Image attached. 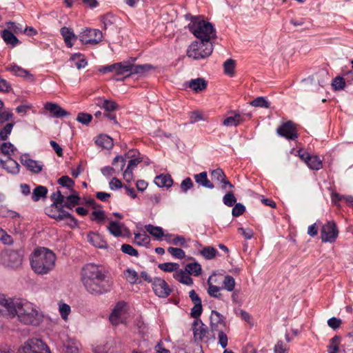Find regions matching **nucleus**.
<instances>
[{
    "label": "nucleus",
    "instance_id": "49",
    "mask_svg": "<svg viewBox=\"0 0 353 353\" xmlns=\"http://www.w3.org/2000/svg\"><path fill=\"white\" fill-rule=\"evenodd\" d=\"M13 128L12 123H8L6 125L0 130V139L5 141L8 139V135L11 133Z\"/></svg>",
    "mask_w": 353,
    "mask_h": 353
},
{
    "label": "nucleus",
    "instance_id": "36",
    "mask_svg": "<svg viewBox=\"0 0 353 353\" xmlns=\"http://www.w3.org/2000/svg\"><path fill=\"white\" fill-rule=\"evenodd\" d=\"M48 193V189L42 185L36 187L32 192V199L34 201H38L41 198L45 197Z\"/></svg>",
    "mask_w": 353,
    "mask_h": 353
},
{
    "label": "nucleus",
    "instance_id": "25",
    "mask_svg": "<svg viewBox=\"0 0 353 353\" xmlns=\"http://www.w3.org/2000/svg\"><path fill=\"white\" fill-rule=\"evenodd\" d=\"M95 143L102 148L110 150L113 147V140L105 134H100L95 140Z\"/></svg>",
    "mask_w": 353,
    "mask_h": 353
},
{
    "label": "nucleus",
    "instance_id": "18",
    "mask_svg": "<svg viewBox=\"0 0 353 353\" xmlns=\"http://www.w3.org/2000/svg\"><path fill=\"white\" fill-rule=\"evenodd\" d=\"M21 163L34 173H39L42 170V163L30 159L26 154L21 157Z\"/></svg>",
    "mask_w": 353,
    "mask_h": 353
},
{
    "label": "nucleus",
    "instance_id": "51",
    "mask_svg": "<svg viewBox=\"0 0 353 353\" xmlns=\"http://www.w3.org/2000/svg\"><path fill=\"white\" fill-rule=\"evenodd\" d=\"M51 198L54 201L53 205H54L55 208H58L59 205L61 206L65 199L59 190L53 193L51 196Z\"/></svg>",
    "mask_w": 353,
    "mask_h": 353
},
{
    "label": "nucleus",
    "instance_id": "62",
    "mask_svg": "<svg viewBox=\"0 0 353 353\" xmlns=\"http://www.w3.org/2000/svg\"><path fill=\"white\" fill-rule=\"evenodd\" d=\"M218 339H219V344L223 347L225 348L228 345V336L224 333L223 330L218 331Z\"/></svg>",
    "mask_w": 353,
    "mask_h": 353
},
{
    "label": "nucleus",
    "instance_id": "5",
    "mask_svg": "<svg viewBox=\"0 0 353 353\" xmlns=\"http://www.w3.org/2000/svg\"><path fill=\"white\" fill-rule=\"evenodd\" d=\"M213 51V46L210 42L194 41L187 50V56L193 59L198 60L209 57Z\"/></svg>",
    "mask_w": 353,
    "mask_h": 353
},
{
    "label": "nucleus",
    "instance_id": "60",
    "mask_svg": "<svg viewBox=\"0 0 353 353\" xmlns=\"http://www.w3.org/2000/svg\"><path fill=\"white\" fill-rule=\"evenodd\" d=\"M225 174L221 168H217L211 172V176L212 179L216 180L221 182V180H224Z\"/></svg>",
    "mask_w": 353,
    "mask_h": 353
},
{
    "label": "nucleus",
    "instance_id": "54",
    "mask_svg": "<svg viewBox=\"0 0 353 353\" xmlns=\"http://www.w3.org/2000/svg\"><path fill=\"white\" fill-rule=\"evenodd\" d=\"M193 186L194 183L190 177H187L185 179H183L180 185L181 190L183 193H186Z\"/></svg>",
    "mask_w": 353,
    "mask_h": 353
},
{
    "label": "nucleus",
    "instance_id": "27",
    "mask_svg": "<svg viewBox=\"0 0 353 353\" xmlns=\"http://www.w3.org/2000/svg\"><path fill=\"white\" fill-rule=\"evenodd\" d=\"M188 86L196 92H199L206 88L207 83L203 79L197 78L190 80Z\"/></svg>",
    "mask_w": 353,
    "mask_h": 353
},
{
    "label": "nucleus",
    "instance_id": "59",
    "mask_svg": "<svg viewBox=\"0 0 353 353\" xmlns=\"http://www.w3.org/2000/svg\"><path fill=\"white\" fill-rule=\"evenodd\" d=\"M92 117L90 114L81 112L79 113L77 117V120L83 123L88 124L92 121Z\"/></svg>",
    "mask_w": 353,
    "mask_h": 353
},
{
    "label": "nucleus",
    "instance_id": "41",
    "mask_svg": "<svg viewBox=\"0 0 353 353\" xmlns=\"http://www.w3.org/2000/svg\"><path fill=\"white\" fill-rule=\"evenodd\" d=\"M306 164L312 170H319L322 168V161L317 156L310 155Z\"/></svg>",
    "mask_w": 353,
    "mask_h": 353
},
{
    "label": "nucleus",
    "instance_id": "9",
    "mask_svg": "<svg viewBox=\"0 0 353 353\" xmlns=\"http://www.w3.org/2000/svg\"><path fill=\"white\" fill-rule=\"evenodd\" d=\"M82 44L96 45L102 41L103 34L97 29L86 28L78 35Z\"/></svg>",
    "mask_w": 353,
    "mask_h": 353
},
{
    "label": "nucleus",
    "instance_id": "30",
    "mask_svg": "<svg viewBox=\"0 0 353 353\" xmlns=\"http://www.w3.org/2000/svg\"><path fill=\"white\" fill-rule=\"evenodd\" d=\"M67 353H78L81 347L80 343L74 339H68L64 343Z\"/></svg>",
    "mask_w": 353,
    "mask_h": 353
},
{
    "label": "nucleus",
    "instance_id": "14",
    "mask_svg": "<svg viewBox=\"0 0 353 353\" xmlns=\"http://www.w3.org/2000/svg\"><path fill=\"white\" fill-rule=\"evenodd\" d=\"M276 132L279 135L289 140H294L298 137L296 127L290 121L281 125L279 128H277Z\"/></svg>",
    "mask_w": 353,
    "mask_h": 353
},
{
    "label": "nucleus",
    "instance_id": "57",
    "mask_svg": "<svg viewBox=\"0 0 353 353\" xmlns=\"http://www.w3.org/2000/svg\"><path fill=\"white\" fill-rule=\"evenodd\" d=\"M333 88L336 90H342L345 85V80L341 77H336L332 81V83Z\"/></svg>",
    "mask_w": 353,
    "mask_h": 353
},
{
    "label": "nucleus",
    "instance_id": "58",
    "mask_svg": "<svg viewBox=\"0 0 353 353\" xmlns=\"http://www.w3.org/2000/svg\"><path fill=\"white\" fill-rule=\"evenodd\" d=\"M59 184L61 185L63 187H67L68 188H72L74 185V182L68 176H63L58 180Z\"/></svg>",
    "mask_w": 353,
    "mask_h": 353
},
{
    "label": "nucleus",
    "instance_id": "53",
    "mask_svg": "<svg viewBox=\"0 0 353 353\" xmlns=\"http://www.w3.org/2000/svg\"><path fill=\"white\" fill-rule=\"evenodd\" d=\"M59 310L62 319L66 321L68 319V316L71 311L70 305L66 303H60L59 306Z\"/></svg>",
    "mask_w": 353,
    "mask_h": 353
},
{
    "label": "nucleus",
    "instance_id": "46",
    "mask_svg": "<svg viewBox=\"0 0 353 353\" xmlns=\"http://www.w3.org/2000/svg\"><path fill=\"white\" fill-rule=\"evenodd\" d=\"M79 197L77 195H70L66 197L65 201H64V205L63 206L72 209L76 205L79 204Z\"/></svg>",
    "mask_w": 353,
    "mask_h": 353
},
{
    "label": "nucleus",
    "instance_id": "19",
    "mask_svg": "<svg viewBox=\"0 0 353 353\" xmlns=\"http://www.w3.org/2000/svg\"><path fill=\"white\" fill-rule=\"evenodd\" d=\"M0 163L8 173L17 174L19 172L20 165L11 157L8 158L6 161L0 159Z\"/></svg>",
    "mask_w": 353,
    "mask_h": 353
},
{
    "label": "nucleus",
    "instance_id": "64",
    "mask_svg": "<svg viewBox=\"0 0 353 353\" xmlns=\"http://www.w3.org/2000/svg\"><path fill=\"white\" fill-rule=\"evenodd\" d=\"M288 347L287 345L281 341L277 342L274 348V353H287Z\"/></svg>",
    "mask_w": 353,
    "mask_h": 353
},
{
    "label": "nucleus",
    "instance_id": "48",
    "mask_svg": "<svg viewBox=\"0 0 353 353\" xmlns=\"http://www.w3.org/2000/svg\"><path fill=\"white\" fill-rule=\"evenodd\" d=\"M223 285L225 290L228 292H232L235 286V280L232 276L227 275L224 277Z\"/></svg>",
    "mask_w": 353,
    "mask_h": 353
},
{
    "label": "nucleus",
    "instance_id": "63",
    "mask_svg": "<svg viewBox=\"0 0 353 353\" xmlns=\"http://www.w3.org/2000/svg\"><path fill=\"white\" fill-rule=\"evenodd\" d=\"M245 208L241 203H236L232 208V214L234 216L237 217L243 214L245 212Z\"/></svg>",
    "mask_w": 353,
    "mask_h": 353
},
{
    "label": "nucleus",
    "instance_id": "28",
    "mask_svg": "<svg viewBox=\"0 0 353 353\" xmlns=\"http://www.w3.org/2000/svg\"><path fill=\"white\" fill-rule=\"evenodd\" d=\"M2 38L7 45L16 46L19 43V39L14 36V33L9 30H4L2 32Z\"/></svg>",
    "mask_w": 353,
    "mask_h": 353
},
{
    "label": "nucleus",
    "instance_id": "20",
    "mask_svg": "<svg viewBox=\"0 0 353 353\" xmlns=\"http://www.w3.org/2000/svg\"><path fill=\"white\" fill-rule=\"evenodd\" d=\"M194 179L197 184L203 188L208 189H213L214 188L212 182L208 178L206 172H202L199 174H194Z\"/></svg>",
    "mask_w": 353,
    "mask_h": 353
},
{
    "label": "nucleus",
    "instance_id": "31",
    "mask_svg": "<svg viewBox=\"0 0 353 353\" xmlns=\"http://www.w3.org/2000/svg\"><path fill=\"white\" fill-rule=\"evenodd\" d=\"M145 228L150 234L158 239L165 236V235L164 234L163 230L161 227L148 224L145 225Z\"/></svg>",
    "mask_w": 353,
    "mask_h": 353
},
{
    "label": "nucleus",
    "instance_id": "16",
    "mask_svg": "<svg viewBox=\"0 0 353 353\" xmlns=\"http://www.w3.org/2000/svg\"><path fill=\"white\" fill-rule=\"evenodd\" d=\"M189 296L194 303V307L191 310V316L194 319H197L202 312L201 299L194 290L190 291Z\"/></svg>",
    "mask_w": 353,
    "mask_h": 353
},
{
    "label": "nucleus",
    "instance_id": "7",
    "mask_svg": "<svg viewBox=\"0 0 353 353\" xmlns=\"http://www.w3.org/2000/svg\"><path fill=\"white\" fill-rule=\"evenodd\" d=\"M23 256L17 251L6 250L1 253L0 262L6 268L17 269L22 264Z\"/></svg>",
    "mask_w": 353,
    "mask_h": 353
},
{
    "label": "nucleus",
    "instance_id": "43",
    "mask_svg": "<svg viewBox=\"0 0 353 353\" xmlns=\"http://www.w3.org/2000/svg\"><path fill=\"white\" fill-rule=\"evenodd\" d=\"M200 253L205 259L210 260L215 257L217 250L213 247L207 246L203 248Z\"/></svg>",
    "mask_w": 353,
    "mask_h": 353
},
{
    "label": "nucleus",
    "instance_id": "13",
    "mask_svg": "<svg viewBox=\"0 0 353 353\" xmlns=\"http://www.w3.org/2000/svg\"><path fill=\"white\" fill-rule=\"evenodd\" d=\"M152 289L155 294L160 298L168 297L172 292L171 288L169 287L166 281L159 277L153 279Z\"/></svg>",
    "mask_w": 353,
    "mask_h": 353
},
{
    "label": "nucleus",
    "instance_id": "50",
    "mask_svg": "<svg viewBox=\"0 0 353 353\" xmlns=\"http://www.w3.org/2000/svg\"><path fill=\"white\" fill-rule=\"evenodd\" d=\"M168 252L176 259H182L185 256V252L181 248L170 247L168 249Z\"/></svg>",
    "mask_w": 353,
    "mask_h": 353
},
{
    "label": "nucleus",
    "instance_id": "4",
    "mask_svg": "<svg viewBox=\"0 0 353 353\" xmlns=\"http://www.w3.org/2000/svg\"><path fill=\"white\" fill-rule=\"evenodd\" d=\"M188 28L200 41L210 42L216 37V32L212 23L200 17H191Z\"/></svg>",
    "mask_w": 353,
    "mask_h": 353
},
{
    "label": "nucleus",
    "instance_id": "8",
    "mask_svg": "<svg viewBox=\"0 0 353 353\" xmlns=\"http://www.w3.org/2000/svg\"><path fill=\"white\" fill-rule=\"evenodd\" d=\"M19 298L0 294V315L9 318L16 316V309Z\"/></svg>",
    "mask_w": 353,
    "mask_h": 353
},
{
    "label": "nucleus",
    "instance_id": "61",
    "mask_svg": "<svg viewBox=\"0 0 353 353\" xmlns=\"http://www.w3.org/2000/svg\"><path fill=\"white\" fill-rule=\"evenodd\" d=\"M112 164L119 168V170H123L125 165V159L122 156H117L113 161Z\"/></svg>",
    "mask_w": 353,
    "mask_h": 353
},
{
    "label": "nucleus",
    "instance_id": "6",
    "mask_svg": "<svg viewBox=\"0 0 353 353\" xmlns=\"http://www.w3.org/2000/svg\"><path fill=\"white\" fill-rule=\"evenodd\" d=\"M136 58H130L126 61L120 63H116L117 74H123L129 72V74H143L145 71L151 68L148 64L135 65L134 64Z\"/></svg>",
    "mask_w": 353,
    "mask_h": 353
},
{
    "label": "nucleus",
    "instance_id": "42",
    "mask_svg": "<svg viewBox=\"0 0 353 353\" xmlns=\"http://www.w3.org/2000/svg\"><path fill=\"white\" fill-rule=\"evenodd\" d=\"M158 268L165 272H175L179 270V265L176 263H163L159 264Z\"/></svg>",
    "mask_w": 353,
    "mask_h": 353
},
{
    "label": "nucleus",
    "instance_id": "32",
    "mask_svg": "<svg viewBox=\"0 0 353 353\" xmlns=\"http://www.w3.org/2000/svg\"><path fill=\"white\" fill-rule=\"evenodd\" d=\"M16 150L17 148L10 142H4L0 144V153L7 156L8 158L11 157Z\"/></svg>",
    "mask_w": 353,
    "mask_h": 353
},
{
    "label": "nucleus",
    "instance_id": "39",
    "mask_svg": "<svg viewBox=\"0 0 353 353\" xmlns=\"http://www.w3.org/2000/svg\"><path fill=\"white\" fill-rule=\"evenodd\" d=\"M133 243L139 246H145L150 243V237L145 233L134 234Z\"/></svg>",
    "mask_w": 353,
    "mask_h": 353
},
{
    "label": "nucleus",
    "instance_id": "55",
    "mask_svg": "<svg viewBox=\"0 0 353 353\" xmlns=\"http://www.w3.org/2000/svg\"><path fill=\"white\" fill-rule=\"evenodd\" d=\"M223 203L229 207L233 206L236 202V199L232 192H228L223 198Z\"/></svg>",
    "mask_w": 353,
    "mask_h": 353
},
{
    "label": "nucleus",
    "instance_id": "45",
    "mask_svg": "<svg viewBox=\"0 0 353 353\" xmlns=\"http://www.w3.org/2000/svg\"><path fill=\"white\" fill-rule=\"evenodd\" d=\"M224 72L230 76L232 77L234 74V68H235V61L233 59H228L223 63Z\"/></svg>",
    "mask_w": 353,
    "mask_h": 353
},
{
    "label": "nucleus",
    "instance_id": "44",
    "mask_svg": "<svg viewBox=\"0 0 353 353\" xmlns=\"http://www.w3.org/2000/svg\"><path fill=\"white\" fill-rule=\"evenodd\" d=\"M7 69L19 77H26L29 75V72L27 70L16 64H10Z\"/></svg>",
    "mask_w": 353,
    "mask_h": 353
},
{
    "label": "nucleus",
    "instance_id": "22",
    "mask_svg": "<svg viewBox=\"0 0 353 353\" xmlns=\"http://www.w3.org/2000/svg\"><path fill=\"white\" fill-rule=\"evenodd\" d=\"M45 108L51 112L54 117L57 118L63 117L69 114L67 111L57 103H47L45 105Z\"/></svg>",
    "mask_w": 353,
    "mask_h": 353
},
{
    "label": "nucleus",
    "instance_id": "52",
    "mask_svg": "<svg viewBox=\"0 0 353 353\" xmlns=\"http://www.w3.org/2000/svg\"><path fill=\"white\" fill-rule=\"evenodd\" d=\"M121 250L123 253L127 254L130 256H136V257H137L139 256L138 251L129 244L122 245Z\"/></svg>",
    "mask_w": 353,
    "mask_h": 353
},
{
    "label": "nucleus",
    "instance_id": "29",
    "mask_svg": "<svg viewBox=\"0 0 353 353\" xmlns=\"http://www.w3.org/2000/svg\"><path fill=\"white\" fill-rule=\"evenodd\" d=\"M165 240L168 243L180 246L186 245V240L183 236L179 235H174L171 234H167L165 235Z\"/></svg>",
    "mask_w": 353,
    "mask_h": 353
},
{
    "label": "nucleus",
    "instance_id": "17",
    "mask_svg": "<svg viewBox=\"0 0 353 353\" xmlns=\"http://www.w3.org/2000/svg\"><path fill=\"white\" fill-rule=\"evenodd\" d=\"M192 331L195 340L202 341L208 333V327L198 318L192 324Z\"/></svg>",
    "mask_w": 353,
    "mask_h": 353
},
{
    "label": "nucleus",
    "instance_id": "11",
    "mask_svg": "<svg viewBox=\"0 0 353 353\" xmlns=\"http://www.w3.org/2000/svg\"><path fill=\"white\" fill-rule=\"evenodd\" d=\"M19 353H50L47 345L38 339L29 340L23 347L19 350Z\"/></svg>",
    "mask_w": 353,
    "mask_h": 353
},
{
    "label": "nucleus",
    "instance_id": "1",
    "mask_svg": "<svg viewBox=\"0 0 353 353\" xmlns=\"http://www.w3.org/2000/svg\"><path fill=\"white\" fill-rule=\"evenodd\" d=\"M81 281L85 290L92 295L103 294L110 289L105 272L94 263H88L82 268Z\"/></svg>",
    "mask_w": 353,
    "mask_h": 353
},
{
    "label": "nucleus",
    "instance_id": "26",
    "mask_svg": "<svg viewBox=\"0 0 353 353\" xmlns=\"http://www.w3.org/2000/svg\"><path fill=\"white\" fill-rule=\"evenodd\" d=\"M173 277L179 282L187 285H192L193 284L192 279L188 274L182 270H179L173 274Z\"/></svg>",
    "mask_w": 353,
    "mask_h": 353
},
{
    "label": "nucleus",
    "instance_id": "24",
    "mask_svg": "<svg viewBox=\"0 0 353 353\" xmlns=\"http://www.w3.org/2000/svg\"><path fill=\"white\" fill-rule=\"evenodd\" d=\"M154 183L159 188H169L173 183V180L170 174H160L154 178Z\"/></svg>",
    "mask_w": 353,
    "mask_h": 353
},
{
    "label": "nucleus",
    "instance_id": "3",
    "mask_svg": "<svg viewBox=\"0 0 353 353\" xmlns=\"http://www.w3.org/2000/svg\"><path fill=\"white\" fill-rule=\"evenodd\" d=\"M16 316L19 321L26 325H37L42 320L38 307L31 302L20 298L16 309Z\"/></svg>",
    "mask_w": 353,
    "mask_h": 353
},
{
    "label": "nucleus",
    "instance_id": "12",
    "mask_svg": "<svg viewBox=\"0 0 353 353\" xmlns=\"http://www.w3.org/2000/svg\"><path fill=\"white\" fill-rule=\"evenodd\" d=\"M339 231L334 222L328 221L321 230V237L323 242H334L338 236Z\"/></svg>",
    "mask_w": 353,
    "mask_h": 353
},
{
    "label": "nucleus",
    "instance_id": "2",
    "mask_svg": "<svg viewBox=\"0 0 353 353\" xmlns=\"http://www.w3.org/2000/svg\"><path fill=\"white\" fill-rule=\"evenodd\" d=\"M54 254L46 248H39L31 256L30 265L37 274H45L51 271L55 263Z\"/></svg>",
    "mask_w": 353,
    "mask_h": 353
},
{
    "label": "nucleus",
    "instance_id": "10",
    "mask_svg": "<svg viewBox=\"0 0 353 353\" xmlns=\"http://www.w3.org/2000/svg\"><path fill=\"white\" fill-rule=\"evenodd\" d=\"M128 318V308L125 302L117 303L110 315V321L112 325H117L124 323Z\"/></svg>",
    "mask_w": 353,
    "mask_h": 353
},
{
    "label": "nucleus",
    "instance_id": "37",
    "mask_svg": "<svg viewBox=\"0 0 353 353\" xmlns=\"http://www.w3.org/2000/svg\"><path fill=\"white\" fill-rule=\"evenodd\" d=\"M250 104L255 108H269L270 107V102L263 97H256L250 101Z\"/></svg>",
    "mask_w": 353,
    "mask_h": 353
},
{
    "label": "nucleus",
    "instance_id": "21",
    "mask_svg": "<svg viewBox=\"0 0 353 353\" xmlns=\"http://www.w3.org/2000/svg\"><path fill=\"white\" fill-rule=\"evenodd\" d=\"M88 241L99 248H107L108 244L99 234L91 232L87 236Z\"/></svg>",
    "mask_w": 353,
    "mask_h": 353
},
{
    "label": "nucleus",
    "instance_id": "15",
    "mask_svg": "<svg viewBox=\"0 0 353 353\" xmlns=\"http://www.w3.org/2000/svg\"><path fill=\"white\" fill-rule=\"evenodd\" d=\"M226 327L225 318L218 312L212 310L210 315V328L212 332L223 330Z\"/></svg>",
    "mask_w": 353,
    "mask_h": 353
},
{
    "label": "nucleus",
    "instance_id": "47",
    "mask_svg": "<svg viewBox=\"0 0 353 353\" xmlns=\"http://www.w3.org/2000/svg\"><path fill=\"white\" fill-rule=\"evenodd\" d=\"M63 205H59L57 208V211H54V213L51 215V216L56 220H65L66 217H68L69 212L63 210Z\"/></svg>",
    "mask_w": 353,
    "mask_h": 353
},
{
    "label": "nucleus",
    "instance_id": "35",
    "mask_svg": "<svg viewBox=\"0 0 353 353\" xmlns=\"http://www.w3.org/2000/svg\"><path fill=\"white\" fill-rule=\"evenodd\" d=\"M107 228L109 232L114 236L118 237L123 234L121 225L117 221H110Z\"/></svg>",
    "mask_w": 353,
    "mask_h": 353
},
{
    "label": "nucleus",
    "instance_id": "33",
    "mask_svg": "<svg viewBox=\"0 0 353 353\" xmlns=\"http://www.w3.org/2000/svg\"><path fill=\"white\" fill-rule=\"evenodd\" d=\"M70 61L74 62L77 69L84 68L87 65V61L84 56L80 53L74 54L70 59Z\"/></svg>",
    "mask_w": 353,
    "mask_h": 353
},
{
    "label": "nucleus",
    "instance_id": "38",
    "mask_svg": "<svg viewBox=\"0 0 353 353\" xmlns=\"http://www.w3.org/2000/svg\"><path fill=\"white\" fill-rule=\"evenodd\" d=\"M340 343V336H335L332 338L330 341V344L327 346V353H338L339 350Z\"/></svg>",
    "mask_w": 353,
    "mask_h": 353
},
{
    "label": "nucleus",
    "instance_id": "40",
    "mask_svg": "<svg viewBox=\"0 0 353 353\" xmlns=\"http://www.w3.org/2000/svg\"><path fill=\"white\" fill-rule=\"evenodd\" d=\"M242 121L241 116L239 114H236L234 116L227 117L223 121V124L227 127L236 126Z\"/></svg>",
    "mask_w": 353,
    "mask_h": 353
},
{
    "label": "nucleus",
    "instance_id": "34",
    "mask_svg": "<svg viewBox=\"0 0 353 353\" xmlns=\"http://www.w3.org/2000/svg\"><path fill=\"white\" fill-rule=\"evenodd\" d=\"M185 270L188 274L194 276H199L202 270L201 265L197 262L188 263L185 265Z\"/></svg>",
    "mask_w": 353,
    "mask_h": 353
},
{
    "label": "nucleus",
    "instance_id": "56",
    "mask_svg": "<svg viewBox=\"0 0 353 353\" xmlns=\"http://www.w3.org/2000/svg\"><path fill=\"white\" fill-rule=\"evenodd\" d=\"M125 276L126 279L131 283H135L138 280V274L136 271L132 270H127L125 272Z\"/></svg>",
    "mask_w": 353,
    "mask_h": 353
},
{
    "label": "nucleus",
    "instance_id": "23",
    "mask_svg": "<svg viewBox=\"0 0 353 353\" xmlns=\"http://www.w3.org/2000/svg\"><path fill=\"white\" fill-rule=\"evenodd\" d=\"M61 34L63 37L65 45L68 48H71L73 46L72 40L77 39L78 36L75 35L73 30L68 27H63L60 30Z\"/></svg>",
    "mask_w": 353,
    "mask_h": 353
}]
</instances>
